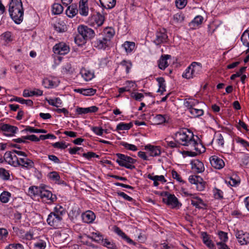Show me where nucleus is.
<instances>
[{"label": "nucleus", "instance_id": "1", "mask_svg": "<svg viewBox=\"0 0 249 249\" xmlns=\"http://www.w3.org/2000/svg\"><path fill=\"white\" fill-rule=\"evenodd\" d=\"M9 12L14 22L19 24L23 20L24 14L21 0H11L9 3Z\"/></svg>", "mask_w": 249, "mask_h": 249}, {"label": "nucleus", "instance_id": "2", "mask_svg": "<svg viewBox=\"0 0 249 249\" xmlns=\"http://www.w3.org/2000/svg\"><path fill=\"white\" fill-rule=\"evenodd\" d=\"M176 139L178 142H181V144L184 146L191 145L196 147L197 142L194 139V135L192 132L188 130H180L175 134ZM195 150H197V148L195 147Z\"/></svg>", "mask_w": 249, "mask_h": 249}, {"label": "nucleus", "instance_id": "3", "mask_svg": "<svg viewBox=\"0 0 249 249\" xmlns=\"http://www.w3.org/2000/svg\"><path fill=\"white\" fill-rule=\"evenodd\" d=\"M116 155L118 157L116 162L120 166L124 167L129 169L135 168V166L131 164L134 163L136 161V160L130 157L120 153H117Z\"/></svg>", "mask_w": 249, "mask_h": 249}, {"label": "nucleus", "instance_id": "4", "mask_svg": "<svg viewBox=\"0 0 249 249\" xmlns=\"http://www.w3.org/2000/svg\"><path fill=\"white\" fill-rule=\"evenodd\" d=\"M62 220V217L56 215L52 212L49 214L47 219L48 224L54 228H57L61 226Z\"/></svg>", "mask_w": 249, "mask_h": 249}, {"label": "nucleus", "instance_id": "5", "mask_svg": "<svg viewBox=\"0 0 249 249\" xmlns=\"http://www.w3.org/2000/svg\"><path fill=\"white\" fill-rule=\"evenodd\" d=\"M189 181L192 184L196 185V189L199 191H201L205 188V182L199 176H191L189 178Z\"/></svg>", "mask_w": 249, "mask_h": 249}, {"label": "nucleus", "instance_id": "6", "mask_svg": "<svg viewBox=\"0 0 249 249\" xmlns=\"http://www.w3.org/2000/svg\"><path fill=\"white\" fill-rule=\"evenodd\" d=\"M53 51L55 53L64 55L69 52L70 48L65 43L61 42L53 47Z\"/></svg>", "mask_w": 249, "mask_h": 249}, {"label": "nucleus", "instance_id": "7", "mask_svg": "<svg viewBox=\"0 0 249 249\" xmlns=\"http://www.w3.org/2000/svg\"><path fill=\"white\" fill-rule=\"evenodd\" d=\"M94 33V32H78V34L74 38L75 42L78 46L85 44L89 38L87 34L93 35Z\"/></svg>", "mask_w": 249, "mask_h": 249}, {"label": "nucleus", "instance_id": "8", "mask_svg": "<svg viewBox=\"0 0 249 249\" xmlns=\"http://www.w3.org/2000/svg\"><path fill=\"white\" fill-rule=\"evenodd\" d=\"M1 131L4 132V134L8 136H13L18 130L17 126L4 124L1 125Z\"/></svg>", "mask_w": 249, "mask_h": 249}, {"label": "nucleus", "instance_id": "9", "mask_svg": "<svg viewBox=\"0 0 249 249\" xmlns=\"http://www.w3.org/2000/svg\"><path fill=\"white\" fill-rule=\"evenodd\" d=\"M212 166L215 169H222L225 165L224 161L216 156H213L210 158Z\"/></svg>", "mask_w": 249, "mask_h": 249}, {"label": "nucleus", "instance_id": "10", "mask_svg": "<svg viewBox=\"0 0 249 249\" xmlns=\"http://www.w3.org/2000/svg\"><path fill=\"white\" fill-rule=\"evenodd\" d=\"M13 151L6 152L4 154L5 159L8 160V162L9 164L12 165L15 167L18 166V165L20 164L19 162H18L19 159L18 158L16 155H13Z\"/></svg>", "mask_w": 249, "mask_h": 249}, {"label": "nucleus", "instance_id": "11", "mask_svg": "<svg viewBox=\"0 0 249 249\" xmlns=\"http://www.w3.org/2000/svg\"><path fill=\"white\" fill-rule=\"evenodd\" d=\"M162 201L168 205H171L173 208L177 207L179 204L178 199L175 196L170 194L167 197H163Z\"/></svg>", "mask_w": 249, "mask_h": 249}, {"label": "nucleus", "instance_id": "12", "mask_svg": "<svg viewBox=\"0 0 249 249\" xmlns=\"http://www.w3.org/2000/svg\"><path fill=\"white\" fill-rule=\"evenodd\" d=\"M236 236L239 242L241 245L247 244L249 242V234L246 232L244 233L243 231H238L236 232Z\"/></svg>", "mask_w": 249, "mask_h": 249}, {"label": "nucleus", "instance_id": "13", "mask_svg": "<svg viewBox=\"0 0 249 249\" xmlns=\"http://www.w3.org/2000/svg\"><path fill=\"white\" fill-rule=\"evenodd\" d=\"M192 168L197 173H201L204 171L203 163L198 160H195L191 161Z\"/></svg>", "mask_w": 249, "mask_h": 249}, {"label": "nucleus", "instance_id": "14", "mask_svg": "<svg viewBox=\"0 0 249 249\" xmlns=\"http://www.w3.org/2000/svg\"><path fill=\"white\" fill-rule=\"evenodd\" d=\"M98 108L96 106H91L89 107L82 108L77 107L76 111L79 114H87L88 113H94L98 111Z\"/></svg>", "mask_w": 249, "mask_h": 249}, {"label": "nucleus", "instance_id": "15", "mask_svg": "<svg viewBox=\"0 0 249 249\" xmlns=\"http://www.w3.org/2000/svg\"><path fill=\"white\" fill-rule=\"evenodd\" d=\"M95 218V214L91 211H88L82 214V219L84 222L91 223Z\"/></svg>", "mask_w": 249, "mask_h": 249}, {"label": "nucleus", "instance_id": "16", "mask_svg": "<svg viewBox=\"0 0 249 249\" xmlns=\"http://www.w3.org/2000/svg\"><path fill=\"white\" fill-rule=\"evenodd\" d=\"M18 162L20 164L18 166H21L27 169H30L34 166V162L32 160L26 158H20L18 160Z\"/></svg>", "mask_w": 249, "mask_h": 249}, {"label": "nucleus", "instance_id": "17", "mask_svg": "<svg viewBox=\"0 0 249 249\" xmlns=\"http://www.w3.org/2000/svg\"><path fill=\"white\" fill-rule=\"evenodd\" d=\"M39 196L41 198H46L48 200H50L51 202H54L56 200L55 195H53L50 191L44 189L40 191Z\"/></svg>", "mask_w": 249, "mask_h": 249}, {"label": "nucleus", "instance_id": "18", "mask_svg": "<svg viewBox=\"0 0 249 249\" xmlns=\"http://www.w3.org/2000/svg\"><path fill=\"white\" fill-rule=\"evenodd\" d=\"M201 235L203 239V243L210 249H216L213 243L212 240L210 239V237L209 234L206 232H203L201 233Z\"/></svg>", "mask_w": 249, "mask_h": 249}, {"label": "nucleus", "instance_id": "19", "mask_svg": "<svg viewBox=\"0 0 249 249\" xmlns=\"http://www.w3.org/2000/svg\"><path fill=\"white\" fill-rule=\"evenodd\" d=\"M145 149L148 150L150 155L153 157L157 156L160 154V147L158 146H153L150 144L145 146Z\"/></svg>", "mask_w": 249, "mask_h": 249}, {"label": "nucleus", "instance_id": "20", "mask_svg": "<svg viewBox=\"0 0 249 249\" xmlns=\"http://www.w3.org/2000/svg\"><path fill=\"white\" fill-rule=\"evenodd\" d=\"M168 36L165 34V32H157L156 38L154 40V42L157 45H159L165 42Z\"/></svg>", "mask_w": 249, "mask_h": 249}, {"label": "nucleus", "instance_id": "21", "mask_svg": "<svg viewBox=\"0 0 249 249\" xmlns=\"http://www.w3.org/2000/svg\"><path fill=\"white\" fill-rule=\"evenodd\" d=\"M171 58L170 55H162L159 61V67L161 70H164L168 66L167 59Z\"/></svg>", "mask_w": 249, "mask_h": 249}, {"label": "nucleus", "instance_id": "22", "mask_svg": "<svg viewBox=\"0 0 249 249\" xmlns=\"http://www.w3.org/2000/svg\"><path fill=\"white\" fill-rule=\"evenodd\" d=\"M78 9L77 8V5L75 4H72L71 5L68 6L66 13L67 15L70 18H72L75 16L78 13Z\"/></svg>", "mask_w": 249, "mask_h": 249}, {"label": "nucleus", "instance_id": "23", "mask_svg": "<svg viewBox=\"0 0 249 249\" xmlns=\"http://www.w3.org/2000/svg\"><path fill=\"white\" fill-rule=\"evenodd\" d=\"M102 7L106 9H112L116 5V0H99Z\"/></svg>", "mask_w": 249, "mask_h": 249}, {"label": "nucleus", "instance_id": "24", "mask_svg": "<svg viewBox=\"0 0 249 249\" xmlns=\"http://www.w3.org/2000/svg\"><path fill=\"white\" fill-rule=\"evenodd\" d=\"M80 74L82 77L87 81L91 80L94 77L93 72L84 68L81 70Z\"/></svg>", "mask_w": 249, "mask_h": 249}, {"label": "nucleus", "instance_id": "25", "mask_svg": "<svg viewBox=\"0 0 249 249\" xmlns=\"http://www.w3.org/2000/svg\"><path fill=\"white\" fill-rule=\"evenodd\" d=\"M203 20V18L200 16H196L194 20L189 23V26L193 29H196V27L198 26Z\"/></svg>", "mask_w": 249, "mask_h": 249}, {"label": "nucleus", "instance_id": "26", "mask_svg": "<svg viewBox=\"0 0 249 249\" xmlns=\"http://www.w3.org/2000/svg\"><path fill=\"white\" fill-rule=\"evenodd\" d=\"M114 231L119 235L121 236L123 239L125 240L128 243L134 244V242L128 237L119 227H114Z\"/></svg>", "mask_w": 249, "mask_h": 249}, {"label": "nucleus", "instance_id": "27", "mask_svg": "<svg viewBox=\"0 0 249 249\" xmlns=\"http://www.w3.org/2000/svg\"><path fill=\"white\" fill-rule=\"evenodd\" d=\"M43 91L37 89L36 90H33L29 91L28 90H24L23 93V96L25 97L32 96L33 95H42Z\"/></svg>", "mask_w": 249, "mask_h": 249}, {"label": "nucleus", "instance_id": "28", "mask_svg": "<svg viewBox=\"0 0 249 249\" xmlns=\"http://www.w3.org/2000/svg\"><path fill=\"white\" fill-rule=\"evenodd\" d=\"M200 64L199 63L194 62L190 66L191 68V72L193 75V77L196 76L198 73L199 71L201 69Z\"/></svg>", "mask_w": 249, "mask_h": 249}, {"label": "nucleus", "instance_id": "29", "mask_svg": "<svg viewBox=\"0 0 249 249\" xmlns=\"http://www.w3.org/2000/svg\"><path fill=\"white\" fill-rule=\"evenodd\" d=\"M123 47L127 53H130L135 48V44L133 42L126 41L123 44Z\"/></svg>", "mask_w": 249, "mask_h": 249}, {"label": "nucleus", "instance_id": "30", "mask_svg": "<svg viewBox=\"0 0 249 249\" xmlns=\"http://www.w3.org/2000/svg\"><path fill=\"white\" fill-rule=\"evenodd\" d=\"M157 81L159 83V89L157 92H161L162 94L163 91H165V85L164 84L165 80L163 77H158L157 78Z\"/></svg>", "mask_w": 249, "mask_h": 249}, {"label": "nucleus", "instance_id": "31", "mask_svg": "<svg viewBox=\"0 0 249 249\" xmlns=\"http://www.w3.org/2000/svg\"><path fill=\"white\" fill-rule=\"evenodd\" d=\"M15 101L22 104H25L27 106L32 107L33 105V102L31 100H25L22 98L16 97L14 99H11V101Z\"/></svg>", "mask_w": 249, "mask_h": 249}, {"label": "nucleus", "instance_id": "32", "mask_svg": "<svg viewBox=\"0 0 249 249\" xmlns=\"http://www.w3.org/2000/svg\"><path fill=\"white\" fill-rule=\"evenodd\" d=\"M52 11L54 14L58 15L61 14L63 11V7L58 3H54L53 5Z\"/></svg>", "mask_w": 249, "mask_h": 249}, {"label": "nucleus", "instance_id": "33", "mask_svg": "<svg viewBox=\"0 0 249 249\" xmlns=\"http://www.w3.org/2000/svg\"><path fill=\"white\" fill-rule=\"evenodd\" d=\"M30 132V133H46L47 131L43 129H36L29 126H26V128L22 130V132Z\"/></svg>", "mask_w": 249, "mask_h": 249}, {"label": "nucleus", "instance_id": "34", "mask_svg": "<svg viewBox=\"0 0 249 249\" xmlns=\"http://www.w3.org/2000/svg\"><path fill=\"white\" fill-rule=\"evenodd\" d=\"M243 44L249 48V32H244L241 37Z\"/></svg>", "mask_w": 249, "mask_h": 249}, {"label": "nucleus", "instance_id": "35", "mask_svg": "<svg viewBox=\"0 0 249 249\" xmlns=\"http://www.w3.org/2000/svg\"><path fill=\"white\" fill-rule=\"evenodd\" d=\"M190 113L192 117L196 118L200 116L203 114V110L195 108L194 107L190 110Z\"/></svg>", "mask_w": 249, "mask_h": 249}, {"label": "nucleus", "instance_id": "36", "mask_svg": "<svg viewBox=\"0 0 249 249\" xmlns=\"http://www.w3.org/2000/svg\"><path fill=\"white\" fill-rule=\"evenodd\" d=\"M133 126L132 123L129 124H124L123 123L119 124L117 126V130H128L131 128Z\"/></svg>", "mask_w": 249, "mask_h": 249}, {"label": "nucleus", "instance_id": "37", "mask_svg": "<svg viewBox=\"0 0 249 249\" xmlns=\"http://www.w3.org/2000/svg\"><path fill=\"white\" fill-rule=\"evenodd\" d=\"M11 196V194L8 192L4 191L0 195V200L2 203H7Z\"/></svg>", "mask_w": 249, "mask_h": 249}, {"label": "nucleus", "instance_id": "38", "mask_svg": "<svg viewBox=\"0 0 249 249\" xmlns=\"http://www.w3.org/2000/svg\"><path fill=\"white\" fill-rule=\"evenodd\" d=\"M53 213L56 215H58L62 217V215L65 213L66 211L61 206L57 205L54 208V212Z\"/></svg>", "mask_w": 249, "mask_h": 249}, {"label": "nucleus", "instance_id": "39", "mask_svg": "<svg viewBox=\"0 0 249 249\" xmlns=\"http://www.w3.org/2000/svg\"><path fill=\"white\" fill-rule=\"evenodd\" d=\"M196 200H192L191 204L195 206L196 208L201 209L202 207L200 206L199 204H201L203 206H205V204L203 202L202 200L197 197H194Z\"/></svg>", "mask_w": 249, "mask_h": 249}, {"label": "nucleus", "instance_id": "40", "mask_svg": "<svg viewBox=\"0 0 249 249\" xmlns=\"http://www.w3.org/2000/svg\"><path fill=\"white\" fill-rule=\"evenodd\" d=\"M147 177L151 180H155L156 181H160L162 182H165L166 181V180L162 175L152 176L151 175L149 174Z\"/></svg>", "mask_w": 249, "mask_h": 249}, {"label": "nucleus", "instance_id": "41", "mask_svg": "<svg viewBox=\"0 0 249 249\" xmlns=\"http://www.w3.org/2000/svg\"><path fill=\"white\" fill-rule=\"evenodd\" d=\"M120 144L129 150L135 151L138 149L137 146L135 145L129 144L125 142H121Z\"/></svg>", "mask_w": 249, "mask_h": 249}, {"label": "nucleus", "instance_id": "42", "mask_svg": "<svg viewBox=\"0 0 249 249\" xmlns=\"http://www.w3.org/2000/svg\"><path fill=\"white\" fill-rule=\"evenodd\" d=\"M90 238L97 242L100 243L103 242V237L102 235H100L99 233H92V236L90 237Z\"/></svg>", "mask_w": 249, "mask_h": 249}, {"label": "nucleus", "instance_id": "43", "mask_svg": "<svg viewBox=\"0 0 249 249\" xmlns=\"http://www.w3.org/2000/svg\"><path fill=\"white\" fill-rule=\"evenodd\" d=\"M0 177L4 180H8L10 175L8 172L4 168H0Z\"/></svg>", "mask_w": 249, "mask_h": 249}, {"label": "nucleus", "instance_id": "44", "mask_svg": "<svg viewBox=\"0 0 249 249\" xmlns=\"http://www.w3.org/2000/svg\"><path fill=\"white\" fill-rule=\"evenodd\" d=\"M0 39L5 42H10L12 40L11 38V32H4L0 36Z\"/></svg>", "mask_w": 249, "mask_h": 249}, {"label": "nucleus", "instance_id": "45", "mask_svg": "<svg viewBox=\"0 0 249 249\" xmlns=\"http://www.w3.org/2000/svg\"><path fill=\"white\" fill-rule=\"evenodd\" d=\"M196 102V101L194 100L191 99V101H189L186 99L185 100L184 105L186 107H187L190 112V110H191L192 108H193L195 106Z\"/></svg>", "mask_w": 249, "mask_h": 249}, {"label": "nucleus", "instance_id": "46", "mask_svg": "<svg viewBox=\"0 0 249 249\" xmlns=\"http://www.w3.org/2000/svg\"><path fill=\"white\" fill-rule=\"evenodd\" d=\"M247 67H241L238 71L236 73L231 75L230 77L231 79L233 80H234L235 78L241 76L242 74L245 71Z\"/></svg>", "mask_w": 249, "mask_h": 249}, {"label": "nucleus", "instance_id": "47", "mask_svg": "<svg viewBox=\"0 0 249 249\" xmlns=\"http://www.w3.org/2000/svg\"><path fill=\"white\" fill-rule=\"evenodd\" d=\"M48 102L50 105L56 107H58V105L62 104V101L59 98H56L54 99H50L48 100Z\"/></svg>", "mask_w": 249, "mask_h": 249}, {"label": "nucleus", "instance_id": "48", "mask_svg": "<svg viewBox=\"0 0 249 249\" xmlns=\"http://www.w3.org/2000/svg\"><path fill=\"white\" fill-rule=\"evenodd\" d=\"M104 20V17L98 13L97 14L96 18H95V22H96V24L98 26H101L103 24Z\"/></svg>", "mask_w": 249, "mask_h": 249}, {"label": "nucleus", "instance_id": "49", "mask_svg": "<svg viewBox=\"0 0 249 249\" xmlns=\"http://www.w3.org/2000/svg\"><path fill=\"white\" fill-rule=\"evenodd\" d=\"M89 8L87 5H79V13L80 15L87 16L88 14Z\"/></svg>", "mask_w": 249, "mask_h": 249}, {"label": "nucleus", "instance_id": "50", "mask_svg": "<svg viewBox=\"0 0 249 249\" xmlns=\"http://www.w3.org/2000/svg\"><path fill=\"white\" fill-rule=\"evenodd\" d=\"M83 95L85 96H91L93 95L96 92L95 89L92 88L84 89Z\"/></svg>", "mask_w": 249, "mask_h": 249}, {"label": "nucleus", "instance_id": "51", "mask_svg": "<svg viewBox=\"0 0 249 249\" xmlns=\"http://www.w3.org/2000/svg\"><path fill=\"white\" fill-rule=\"evenodd\" d=\"M48 177L49 178H50L52 180H56V181L59 180L60 178V176L59 175L58 173L56 172H55V171L51 172L48 175Z\"/></svg>", "mask_w": 249, "mask_h": 249}, {"label": "nucleus", "instance_id": "52", "mask_svg": "<svg viewBox=\"0 0 249 249\" xmlns=\"http://www.w3.org/2000/svg\"><path fill=\"white\" fill-rule=\"evenodd\" d=\"M176 5L178 9H182L187 4V0H176Z\"/></svg>", "mask_w": 249, "mask_h": 249}, {"label": "nucleus", "instance_id": "53", "mask_svg": "<svg viewBox=\"0 0 249 249\" xmlns=\"http://www.w3.org/2000/svg\"><path fill=\"white\" fill-rule=\"evenodd\" d=\"M131 97L137 101H141L142 99L144 97V95L142 93L138 92H132L131 94Z\"/></svg>", "mask_w": 249, "mask_h": 249}, {"label": "nucleus", "instance_id": "54", "mask_svg": "<svg viewBox=\"0 0 249 249\" xmlns=\"http://www.w3.org/2000/svg\"><path fill=\"white\" fill-rule=\"evenodd\" d=\"M53 28L54 30H56V31H65V30H66V25H62L61 24L57 23V24L53 25Z\"/></svg>", "mask_w": 249, "mask_h": 249}, {"label": "nucleus", "instance_id": "55", "mask_svg": "<svg viewBox=\"0 0 249 249\" xmlns=\"http://www.w3.org/2000/svg\"><path fill=\"white\" fill-rule=\"evenodd\" d=\"M42 84L45 88H49L52 87L53 86V81L48 78H45L43 79Z\"/></svg>", "mask_w": 249, "mask_h": 249}, {"label": "nucleus", "instance_id": "56", "mask_svg": "<svg viewBox=\"0 0 249 249\" xmlns=\"http://www.w3.org/2000/svg\"><path fill=\"white\" fill-rule=\"evenodd\" d=\"M155 119L158 124H162L166 121L164 116L161 114L157 115Z\"/></svg>", "mask_w": 249, "mask_h": 249}, {"label": "nucleus", "instance_id": "57", "mask_svg": "<svg viewBox=\"0 0 249 249\" xmlns=\"http://www.w3.org/2000/svg\"><path fill=\"white\" fill-rule=\"evenodd\" d=\"M54 148L65 149L67 147V145L65 144L64 142H56L52 144Z\"/></svg>", "mask_w": 249, "mask_h": 249}, {"label": "nucleus", "instance_id": "58", "mask_svg": "<svg viewBox=\"0 0 249 249\" xmlns=\"http://www.w3.org/2000/svg\"><path fill=\"white\" fill-rule=\"evenodd\" d=\"M36 249H44L46 248V242L43 241H40L34 245Z\"/></svg>", "mask_w": 249, "mask_h": 249}, {"label": "nucleus", "instance_id": "59", "mask_svg": "<svg viewBox=\"0 0 249 249\" xmlns=\"http://www.w3.org/2000/svg\"><path fill=\"white\" fill-rule=\"evenodd\" d=\"M218 235L219 236L220 240H221V242H222L223 243L226 242L228 239L227 233L224 231H220L218 232Z\"/></svg>", "mask_w": 249, "mask_h": 249}, {"label": "nucleus", "instance_id": "60", "mask_svg": "<svg viewBox=\"0 0 249 249\" xmlns=\"http://www.w3.org/2000/svg\"><path fill=\"white\" fill-rule=\"evenodd\" d=\"M191 68L190 66L186 70L185 73L183 74L182 76L184 78L190 79L193 77V75L191 72Z\"/></svg>", "mask_w": 249, "mask_h": 249}, {"label": "nucleus", "instance_id": "61", "mask_svg": "<svg viewBox=\"0 0 249 249\" xmlns=\"http://www.w3.org/2000/svg\"><path fill=\"white\" fill-rule=\"evenodd\" d=\"M82 156L86 159H89L91 158H98L99 156L92 152H89L87 153H83Z\"/></svg>", "mask_w": 249, "mask_h": 249}, {"label": "nucleus", "instance_id": "62", "mask_svg": "<svg viewBox=\"0 0 249 249\" xmlns=\"http://www.w3.org/2000/svg\"><path fill=\"white\" fill-rule=\"evenodd\" d=\"M23 138L24 140H29L32 142H38L40 140V138H38L35 135H31L29 136H23Z\"/></svg>", "mask_w": 249, "mask_h": 249}, {"label": "nucleus", "instance_id": "63", "mask_svg": "<svg viewBox=\"0 0 249 249\" xmlns=\"http://www.w3.org/2000/svg\"><path fill=\"white\" fill-rule=\"evenodd\" d=\"M121 65L125 69L126 72L128 73L129 72V70L131 67V63L124 60L121 62Z\"/></svg>", "mask_w": 249, "mask_h": 249}, {"label": "nucleus", "instance_id": "64", "mask_svg": "<svg viewBox=\"0 0 249 249\" xmlns=\"http://www.w3.org/2000/svg\"><path fill=\"white\" fill-rule=\"evenodd\" d=\"M5 249H23L22 246L19 244H10Z\"/></svg>", "mask_w": 249, "mask_h": 249}]
</instances>
